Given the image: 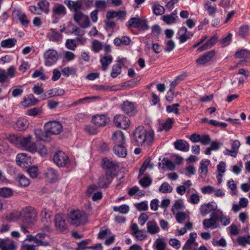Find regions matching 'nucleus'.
I'll return each instance as SVG.
<instances>
[{"instance_id":"obj_39","label":"nucleus","mask_w":250,"mask_h":250,"mask_svg":"<svg viewBox=\"0 0 250 250\" xmlns=\"http://www.w3.org/2000/svg\"><path fill=\"white\" fill-rule=\"evenodd\" d=\"M37 6L42 13L48 14L49 12V2L46 0H42L37 3Z\"/></svg>"},{"instance_id":"obj_33","label":"nucleus","mask_w":250,"mask_h":250,"mask_svg":"<svg viewBox=\"0 0 250 250\" xmlns=\"http://www.w3.org/2000/svg\"><path fill=\"white\" fill-rule=\"evenodd\" d=\"M173 119L171 118L167 119L165 122L160 123L157 126L158 131H167L172 126L173 124Z\"/></svg>"},{"instance_id":"obj_18","label":"nucleus","mask_w":250,"mask_h":250,"mask_svg":"<svg viewBox=\"0 0 250 250\" xmlns=\"http://www.w3.org/2000/svg\"><path fill=\"white\" fill-rule=\"evenodd\" d=\"M29 125V123L25 118L20 117L14 123L13 126L18 131H23L27 128Z\"/></svg>"},{"instance_id":"obj_10","label":"nucleus","mask_w":250,"mask_h":250,"mask_svg":"<svg viewBox=\"0 0 250 250\" xmlns=\"http://www.w3.org/2000/svg\"><path fill=\"white\" fill-rule=\"evenodd\" d=\"M113 122L117 127L123 129H127L130 124L128 118L123 114L116 115L114 118Z\"/></svg>"},{"instance_id":"obj_61","label":"nucleus","mask_w":250,"mask_h":250,"mask_svg":"<svg viewBox=\"0 0 250 250\" xmlns=\"http://www.w3.org/2000/svg\"><path fill=\"white\" fill-rule=\"evenodd\" d=\"M205 9L210 16H213L216 11V7L212 6L210 2H208L205 4Z\"/></svg>"},{"instance_id":"obj_31","label":"nucleus","mask_w":250,"mask_h":250,"mask_svg":"<svg viewBox=\"0 0 250 250\" xmlns=\"http://www.w3.org/2000/svg\"><path fill=\"white\" fill-rule=\"evenodd\" d=\"M38 100L34 97L32 94H29L25 97L23 101L21 103V105L25 107L37 104Z\"/></svg>"},{"instance_id":"obj_21","label":"nucleus","mask_w":250,"mask_h":250,"mask_svg":"<svg viewBox=\"0 0 250 250\" xmlns=\"http://www.w3.org/2000/svg\"><path fill=\"white\" fill-rule=\"evenodd\" d=\"M215 54V52L214 50L208 51L197 59L196 62L199 65L205 64L213 58Z\"/></svg>"},{"instance_id":"obj_51","label":"nucleus","mask_w":250,"mask_h":250,"mask_svg":"<svg viewBox=\"0 0 250 250\" xmlns=\"http://www.w3.org/2000/svg\"><path fill=\"white\" fill-rule=\"evenodd\" d=\"M32 77L33 78L39 77L41 80L43 81H45L48 79V77H46L44 74L42 69L35 70L34 72L32 74Z\"/></svg>"},{"instance_id":"obj_34","label":"nucleus","mask_w":250,"mask_h":250,"mask_svg":"<svg viewBox=\"0 0 250 250\" xmlns=\"http://www.w3.org/2000/svg\"><path fill=\"white\" fill-rule=\"evenodd\" d=\"M34 132L37 139L44 141H49L50 138L48 134L49 133L45 130L43 131L41 129L37 128L34 129Z\"/></svg>"},{"instance_id":"obj_19","label":"nucleus","mask_w":250,"mask_h":250,"mask_svg":"<svg viewBox=\"0 0 250 250\" xmlns=\"http://www.w3.org/2000/svg\"><path fill=\"white\" fill-rule=\"evenodd\" d=\"M112 180V172L106 171L104 175L101 176L99 180L98 186L100 188H105Z\"/></svg>"},{"instance_id":"obj_25","label":"nucleus","mask_w":250,"mask_h":250,"mask_svg":"<svg viewBox=\"0 0 250 250\" xmlns=\"http://www.w3.org/2000/svg\"><path fill=\"white\" fill-rule=\"evenodd\" d=\"M173 145L176 149L181 151L187 152L189 150V144L186 141L183 140H177L174 142Z\"/></svg>"},{"instance_id":"obj_62","label":"nucleus","mask_w":250,"mask_h":250,"mask_svg":"<svg viewBox=\"0 0 250 250\" xmlns=\"http://www.w3.org/2000/svg\"><path fill=\"white\" fill-rule=\"evenodd\" d=\"M27 172L30 176L32 178H36L39 173L38 168L35 166L29 167L27 170Z\"/></svg>"},{"instance_id":"obj_45","label":"nucleus","mask_w":250,"mask_h":250,"mask_svg":"<svg viewBox=\"0 0 250 250\" xmlns=\"http://www.w3.org/2000/svg\"><path fill=\"white\" fill-rule=\"evenodd\" d=\"M104 167L107 169L106 171H111V170L114 169L117 166V163L111 161L107 158H104L103 160Z\"/></svg>"},{"instance_id":"obj_9","label":"nucleus","mask_w":250,"mask_h":250,"mask_svg":"<svg viewBox=\"0 0 250 250\" xmlns=\"http://www.w3.org/2000/svg\"><path fill=\"white\" fill-rule=\"evenodd\" d=\"M128 23L129 26L134 27L140 30L145 31L148 29L147 21L146 20L133 18L128 21Z\"/></svg>"},{"instance_id":"obj_4","label":"nucleus","mask_w":250,"mask_h":250,"mask_svg":"<svg viewBox=\"0 0 250 250\" xmlns=\"http://www.w3.org/2000/svg\"><path fill=\"white\" fill-rule=\"evenodd\" d=\"M44 65L46 66H51L56 63L59 55L58 52L53 49H48L43 53Z\"/></svg>"},{"instance_id":"obj_54","label":"nucleus","mask_w":250,"mask_h":250,"mask_svg":"<svg viewBox=\"0 0 250 250\" xmlns=\"http://www.w3.org/2000/svg\"><path fill=\"white\" fill-rule=\"evenodd\" d=\"M237 58H247L250 57V51L247 49H242L237 51L235 54Z\"/></svg>"},{"instance_id":"obj_26","label":"nucleus","mask_w":250,"mask_h":250,"mask_svg":"<svg viewBox=\"0 0 250 250\" xmlns=\"http://www.w3.org/2000/svg\"><path fill=\"white\" fill-rule=\"evenodd\" d=\"M113 58L109 54H105L104 56H100V63L102 65V69L104 71H106L108 65L112 62Z\"/></svg>"},{"instance_id":"obj_59","label":"nucleus","mask_w":250,"mask_h":250,"mask_svg":"<svg viewBox=\"0 0 250 250\" xmlns=\"http://www.w3.org/2000/svg\"><path fill=\"white\" fill-rule=\"evenodd\" d=\"M180 106L179 104H175L172 105H167L166 107V111L169 113L173 112L176 114H179L178 108Z\"/></svg>"},{"instance_id":"obj_40","label":"nucleus","mask_w":250,"mask_h":250,"mask_svg":"<svg viewBox=\"0 0 250 250\" xmlns=\"http://www.w3.org/2000/svg\"><path fill=\"white\" fill-rule=\"evenodd\" d=\"M130 39L126 36H123L121 38H116L114 40V44L116 46L121 45H128L130 43Z\"/></svg>"},{"instance_id":"obj_23","label":"nucleus","mask_w":250,"mask_h":250,"mask_svg":"<svg viewBox=\"0 0 250 250\" xmlns=\"http://www.w3.org/2000/svg\"><path fill=\"white\" fill-rule=\"evenodd\" d=\"M13 16L18 18L23 26H27L30 22L25 13L21 10H15L13 13Z\"/></svg>"},{"instance_id":"obj_24","label":"nucleus","mask_w":250,"mask_h":250,"mask_svg":"<svg viewBox=\"0 0 250 250\" xmlns=\"http://www.w3.org/2000/svg\"><path fill=\"white\" fill-rule=\"evenodd\" d=\"M55 226L56 228L60 231H63L66 229V223L64 217L61 214H58L55 217Z\"/></svg>"},{"instance_id":"obj_27","label":"nucleus","mask_w":250,"mask_h":250,"mask_svg":"<svg viewBox=\"0 0 250 250\" xmlns=\"http://www.w3.org/2000/svg\"><path fill=\"white\" fill-rule=\"evenodd\" d=\"M112 140L116 145H124L125 142V138L123 132L120 130H117L113 134Z\"/></svg>"},{"instance_id":"obj_22","label":"nucleus","mask_w":250,"mask_h":250,"mask_svg":"<svg viewBox=\"0 0 250 250\" xmlns=\"http://www.w3.org/2000/svg\"><path fill=\"white\" fill-rule=\"evenodd\" d=\"M146 230L148 233L154 235L160 232V229L156 221L154 220H152L147 222Z\"/></svg>"},{"instance_id":"obj_28","label":"nucleus","mask_w":250,"mask_h":250,"mask_svg":"<svg viewBox=\"0 0 250 250\" xmlns=\"http://www.w3.org/2000/svg\"><path fill=\"white\" fill-rule=\"evenodd\" d=\"M65 4L71 11H73L74 13L80 12V9L82 8V3L79 1L65 0Z\"/></svg>"},{"instance_id":"obj_16","label":"nucleus","mask_w":250,"mask_h":250,"mask_svg":"<svg viewBox=\"0 0 250 250\" xmlns=\"http://www.w3.org/2000/svg\"><path fill=\"white\" fill-rule=\"evenodd\" d=\"M210 162L208 159H203L200 162L199 174L202 179H205L208 173V167Z\"/></svg>"},{"instance_id":"obj_37","label":"nucleus","mask_w":250,"mask_h":250,"mask_svg":"<svg viewBox=\"0 0 250 250\" xmlns=\"http://www.w3.org/2000/svg\"><path fill=\"white\" fill-rule=\"evenodd\" d=\"M113 150L115 154L119 157L124 158L127 155L126 149L123 145H116L114 147Z\"/></svg>"},{"instance_id":"obj_47","label":"nucleus","mask_w":250,"mask_h":250,"mask_svg":"<svg viewBox=\"0 0 250 250\" xmlns=\"http://www.w3.org/2000/svg\"><path fill=\"white\" fill-rule=\"evenodd\" d=\"M184 203L181 200H177L175 201L174 204L172 207V211L175 214L176 213L180 212L179 211L184 208Z\"/></svg>"},{"instance_id":"obj_63","label":"nucleus","mask_w":250,"mask_h":250,"mask_svg":"<svg viewBox=\"0 0 250 250\" xmlns=\"http://www.w3.org/2000/svg\"><path fill=\"white\" fill-rule=\"evenodd\" d=\"M176 221L178 223L182 224L186 220L188 216L184 212H178L175 214Z\"/></svg>"},{"instance_id":"obj_55","label":"nucleus","mask_w":250,"mask_h":250,"mask_svg":"<svg viewBox=\"0 0 250 250\" xmlns=\"http://www.w3.org/2000/svg\"><path fill=\"white\" fill-rule=\"evenodd\" d=\"M159 190L160 192L163 193H170L172 190V188L168 183L165 182L159 187Z\"/></svg>"},{"instance_id":"obj_43","label":"nucleus","mask_w":250,"mask_h":250,"mask_svg":"<svg viewBox=\"0 0 250 250\" xmlns=\"http://www.w3.org/2000/svg\"><path fill=\"white\" fill-rule=\"evenodd\" d=\"M65 91L63 89L60 88H55L48 90L46 94L48 97L55 96H61L64 94Z\"/></svg>"},{"instance_id":"obj_3","label":"nucleus","mask_w":250,"mask_h":250,"mask_svg":"<svg viewBox=\"0 0 250 250\" xmlns=\"http://www.w3.org/2000/svg\"><path fill=\"white\" fill-rule=\"evenodd\" d=\"M20 217L23 222L27 224L28 226H31L36 221L37 214L33 208H26L21 210Z\"/></svg>"},{"instance_id":"obj_12","label":"nucleus","mask_w":250,"mask_h":250,"mask_svg":"<svg viewBox=\"0 0 250 250\" xmlns=\"http://www.w3.org/2000/svg\"><path fill=\"white\" fill-rule=\"evenodd\" d=\"M219 217L217 214L215 212L212 213L209 218L204 220L203 225L205 229L217 228L219 227L218 223Z\"/></svg>"},{"instance_id":"obj_7","label":"nucleus","mask_w":250,"mask_h":250,"mask_svg":"<svg viewBox=\"0 0 250 250\" xmlns=\"http://www.w3.org/2000/svg\"><path fill=\"white\" fill-rule=\"evenodd\" d=\"M63 31V29L59 31L57 29L51 28L48 30L46 36L49 41L60 43L62 42L63 38L62 34Z\"/></svg>"},{"instance_id":"obj_6","label":"nucleus","mask_w":250,"mask_h":250,"mask_svg":"<svg viewBox=\"0 0 250 250\" xmlns=\"http://www.w3.org/2000/svg\"><path fill=\"white\" fill-rule=\"evenodd\" d=\"M32 138L30 135L27 137H22L20 147L23 150L34 153L37 152V147L35 143L31 141Z\"/></svg>"},{"instance_id":"obj_11","label":"nucleus","mask_w":250,"mask_h":250,"mask_svg":"<svg viewBox=\"0 0 250 250\" xmlns=\"http://www.w3.org/2000/svg\"><path fill=\"white\" fill-rule=\"evenodd\" d=\"M73 17L74 21L81 27L85 28L89 26L90 21L88 17L84 15L82 12L74 13Z\"/></svg>"},{"instance_id":"obj_30","label":"nucleus","mask_w":250,"mask_h":250,"mask_svg":"<svg viewBox=\"0 0 250 250\" xmlns=\"http://www.w3.org/2000/svg\"><path fill=\"white\" fill-rule=\"evenodd\" d=\"M125 59L122 58L118 60V63L113 65L110 75L113 78H116L121 73V64H123Z\"/></svg>"},{"instance_id":"obj_53","label":"nucleus","mask_w":250,"mask_h":250,"mask_svg":"<svg viewBox=\"0 0 250 250\" xmlns=\"http://www.w3.org/2000/svg\"><path fill=\"white\" fill-rule=\"evenodd\" d=\"M152 8L154 13L157 15H162L165 11L164 7L157 2L153 4Z\"/></svg>"},{"instance_id":"obj_1","label":"nucleus","mask_w":250,"mask_h":250,"mask_svg":"<svg viewBox=\"0 0 250 250\" xmlns=\"http://www.w3.org/2000/svg\"><path fill=\"white\" fill-rule=\"evenodd\" d=\"M133 134L134 141L138 146L149 145L154 140L153 130L147 131L142 126L136 128Z\"/></svg>"},{"instance_id":"obj_52","label":"nucleus","mask_w":250,"mask_h":250,"mask_svg":"<svg viewBox=\"0 0 250 250\" xmlns=\"http://www.w3.org/2000/svg\"><path fill=\"white\" fill-rule=\"evenodd\" d=\"M103 48V44L101 42L97 40H94L91 42V49L95 53L99 52Z\"/></svg>"},{"instance_id":"obj_48","label":"nucleus","mask_w":250,"mask_h":250,"mask_svg":"<svg viewBox=\"0 0 250 250\" xmlns=\"http://www.w3.org/2000/svg\"><path fill=\"white\" fill-rule=\"evenodd\" d=\"M13 194V190L7 187L0 188V196L4 198H9Z\"/></svg>"},{"instance_id":"obj_13","label":"nucleus","mask_w":250,"mask_h":250,"mask_svg":"<svg viewBox=\"0 0 250 250\" xmlns=\"http://www.w3.org/2000/svg\"><path fill=\"white\" fill-rule=\"evenodd\" d=\"M66 14V9L65 6L61 4H56L52 9V18L59 20L65 16Z\"/></svg>"},{"instance_id":"obj_29","label":"nucleus","mask_w":250,"mask_h":250,"mask_svg":"<svg viewBox=\"0 0 250 250\" xmlns=\"http://www.w3.org/2000/svg\"><path fill=\"white\" fill-rule=\"evenodd\" d=\"M45 178L49 182H54L57 179L58 175L54 169L48 167L44 172Z\"/></svg>"},{"instance_id":"obj_20","label":"nucleus","mask_w":250,"mask_h":250,"mask_svg":"<svg viewBox=\"0 0 250 250\" xmlns=\"http://www.w3.org/2000/svg\"><path fill=\"white\" fill-rule=\"evenodd\" d=\"M132 235L138 240H143L146 237L144 231L139 229V227L136 224H133L131 226Z\"/></svg>"},{"instance_id":"obj_8","label":"nucleus","mask_w":250,"mask_h":250,"mask_svg":"<svg viewBox=\"0 0 250 250\" xmlns=\"http://www.w3.org/2000/svg\"><path fill=\"white\" fill-rule=\"evenodd\" d=\"M53 160L58 167L66 166L69 163L68 156L62 151H58L54 155Z\"/></svg>"},{"instance_id":"obj_60","label":"nucleus","mask_w":250,"mask_h":250,"mask_svg":"<svg viewBox=\"0 0 250 250\" xmlns=\"http://www.w3.org/2000/svg\"><path fill=\"white\" fill-rule=\"evenodd\" d=\"M250 30V27L248 25H243L240 27L239 30V35L243 38L247 37Z\"/></svg>"},{"instance_id":"obj_50","label":"nucleus","mask_w":250,"mask_h":250,"mask_svg":"<svg viewBox=\"0 0 250 250\" xmlns=\"http://www.w3.org/2000/svg\"><path fill=\"white\" fill-rule=\"evenodd\" d=\"M113 209L114 211L121 214H126L129 211V207L128 205L124 204L118 207H114Z\"/></svg>"},{"instance_id":"obj_57","label":"nucleus","mask_w":250,"mask_h":250,"mask_svg":"<svg viewBox=\"0 0 250 250\" xmlns=\"http://www.w3.org/2000/svg\"><path fill=\"white\" fill-rule=\"evenodd\" d=\"M65 44L67 49L73 51L75 50L78 45V43H77L75 40L73 39H67Z\"/></svg>"},{"instance_id":"obj_44","label":"nucleus","mask_w":250,"mask_h":250,"mask_svg":"<svg viewBox=\"0 0 250 250\" xmlns=\"http://www.w3.org/2000/svg\"><path fill=\"white\" fill-rule=\"evenodd\" d=\"M17 42V40L15 38H8L2 40L0 42V45L3 48H11L13 47Z\"/></svg>"},{"instance_id":"obj_14","label":"nucleus","mask_w":250,"mask_h":250,"mask_svg":"<svg viewBox=\"0 0 250 250\" xmlns=\"http://www.w3.org/2000/svg\"><path fill=\"white\" fill-rule=\"evenodd\" d=\"M197 234L191 232L189 234V238L187 241L182 248L183 250H197L198 243L196 242Z\"/></svg>"},{"instance_id":"obj_41","label":"nucleus","mask_w":250,"mask_h":250,"mask_svg":"<svg viewBox=\"0 0 250 250\" xmlns=\"http://www.w3.org/2000/svg\"><path fill=\"white\" fill-rule=\"evenodd\" d=\"M122 109L126 114H131L135 110V106L133 103L125 101L122 104Z\"/></svg>"},{"instance_id":"obj_17","label":"nucleus","mask_w":250,"mask_h":250,"mask_svg":"<svg viewBox=\"0 0 250 250\" xmlns=\"http://www.w3.org/2000/svg\"><path fill=\"white\" fill-rule=\"evenodd\" d=\"M31 157L28 156L26 154L22 153L18 154L16 156V163L21 167H26L31 164Z\"/></svg>"},{"instance_id":"obj_56","label":"nucleus","mask_w":250,"mask_h":250,"mask_svg":"<svg viewBox=\"0 0 250 250\" xmlns=\"http://www.w3.org/2000/svg\"><path fill=\"white\" fill-rule=\"evenodd\" d=\"M195 172V167L191 165H187L184 169L185 174L188 177L194 175Z\"/></svg>"},{"instance_id":"obj_58","label":"nucleus","mask_w":250,"mask_h":250,"mask_svg":"<svg viewBox=\"0 0 250 250\" xmlns=\"http://www.w3.org/2000/svg\"><path fill=\"white\" fill-rule=\"evenodd\" d=\"M219 219L221 223L224 226L228 225L230 222L229 217L223 214L222 211L220 212Z\"/></svg>"},{"instance_id":"obj_2","label":"nucleus","mask_w":250,"mask_h":250,"mask_svg":"<svg viewBox=\"0 0 250 250\" xmlns=\"http://www.w3.org/2000/svg\"><path fill=\"white\" fill-rule=\"evenodd\" d=\"M86 219V214L80 210H72L68 214V222L77 226L84 224Z\"/></svg>"},{"instance_id":"obj_38","label":"nucleus","mask_w":250,"mask_h":250,"mask_svg":"<svg viewBox=\"0 0 250 250\" xmlns=\"http://www.w3.org/2000/svg\"><path fill=\"white\" fill-rule=\"evenodd\" d=\"M162 20L167 24H172L176 22L178 19V16L176 15V13H171L164 15L161 18Z\"/></svg>"},{"instance_id":"obj_64","label":"nucleus","mask_w":250,"mask_h":250,"mask_svg":"<svg viewBox=\"0 0 250 250\" xmlns=\"http://www.w3.org/2000/svg\"><path fill=\"white\" fill-rule=\"evenodd\" d=\"M166 47L165 50L166 52H170L175 47V42L171 40L165 41Z\"/></svg>"},{"instance_id":"obj_32","label":"nucleus","mask_w":250,"mask_h":250,"mask_svg":"<svg viewBox=\"0 0 250 250\" xmlns=\"http://www.w3.org/2000/svg\"><path fill=\"white\" fill-rule=\"evenodd\" d=\"M16 247L15 243L14 241L0 240V248L1 250H14Z\"/></svg>"},{"instance_id":"obj_42","label":"nucleus","mask_w":250,"mask_h":250,"mask_svg":"<svg viewBox=\"0 0 250 250\" xmlns=\"http://www.w3.org/2000/svg\"><path fill=\"white\" fill-rule=\"evenodd\" d=\"M213 209H214L211 203L202 205L200 207V213L203 216L209 213Z\"/></svg>"},{"instance_id":"obj_36","label":"nucleus","mask_w":250,"mask_h":250,"mask_svg":"<svg viewBox=\"0 0 250 250\" xmlns=\"http://www.w3.org/2000/svg\"><path fill=\"white\" fill-rule=\"evenodd\" d=\"M217 41L218 37L216 36H213L206 43L200 47L198 50L201 52L210 48L217 42Z\"/></svg>"},{"instance_id":"obj_46","label":"nucleus","mask_w":250,"mask_h":250,"mask_svg":"<svg viewBox=\"0 0 250 250\" xmlns=\"http://www.w3.org/2000/svg\"><path fill=\"white\" fill-rule=\"evenodd\" d=\"M19 185L21 187H26L30 182L29 179L23 174H19L17 177Z\"/></svg>"},{"instance_id":"obj_49","label":"nucleus","mask_w":250,"mask_h":250,"mask_svg":"<svg viewBox=\"0 0 250 250\" xmlns=\"http://www.w3.org/2000/svg\"><path fill=\"white\" fill-rule=\"evenodd\" d=\"M237 241L239 245L242 247H245L247 244L250 245V235L240 236Z\"/></svg>"},{"instance_id":"obj_15","label":"nucleus","mask_w":250,"mask_h":250,"mask_svg":"<svg viewBox=\"0 0 250 250\" xmlns=\"http://www.w3.org/2000/svg\"><path fill=\"white\" fill-rule=\"evenodd\" d=\"M92 121L97 127L105 125L109 121L108 117L104 114H98L93 116Z\"/></svg>"},{"instance_id":"obj_5","label":"nucleus","mask_w":250,"mask_h":250,"mask_svg":"<svg viewBox=\"0 0 250 250\" xmlns=\"http://www.w3.org/2000/svg\"><path fill=\"white\" fill-rule=\"evenodd\" d=\"M62 125L57 121H52L46 123L44 125V129L51 135L60 134L62 130Z\"/></svg>"},{"instance_id":"obj_35","label":"nucleus","mask_w":250,"mask_h":250,"mask_svg":"<svg viewBox=\"0 0 250 250\" xmlns=\"http://www.w3.org/2000/svg\"><path fill=\"white\" fill-rule=\"evenodd\" d=\"M41 220L46 226H49L51 222V212L46 209H43L41 212Z\"/></svg>"}]
</instances>
